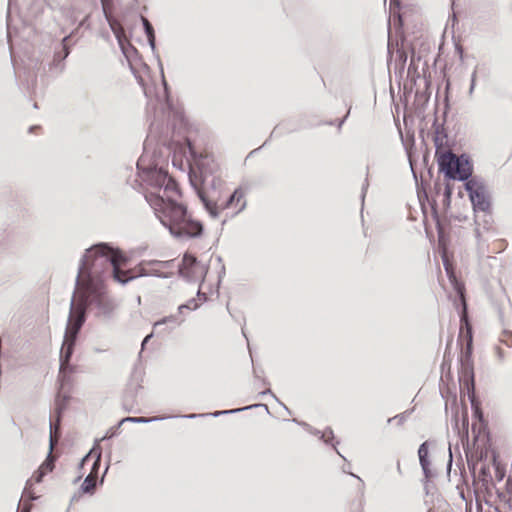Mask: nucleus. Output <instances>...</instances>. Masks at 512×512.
Returning a JSON list of instances; mask_svg holds the SVG:
<instances>
[{
    "label": "nucleus",
    "instance_id": "obj_1",
    "mask_svg": "<svg viewBox=\"0 0 512 512\" xmlns=\"http://www.w3.org/2000/svg\"><path fill=\"white\" fill-rule=\"evenodd\" d=\"M125 263L126 258L120 251L105 244L96 245L86 251L79 269L77 287L61 348V358L65 362H68L78 332L85 322L86 306L94 305L104 315H109L113 310L111 300L103 292L102 273L112 269L113 278L121 284L133 278L125 277L126 272L120 269Z\"/></svg>",
    "mask_w": 512,
    "mask_h": 512
},
{
    "label": "nucleus",
    "instance_id": "obj_2",
    "mask_svg": "<svg viewBox=\"0 0 512 512\" xmlns=\"http://www.w3.org/2000/svg\"><path fill=\"white\" fill-rule=\"evenodd\" d=\"M156 182L157 185L165 184L163 194L151 192L146 196V199L154 209L161 223L168 227L172 234H176L178 228L182 226L183 222L187 219L186 209L170 199V194L176 192L175 183L171 178L159 172L156 173ZM159 192H161V187L159 188Z\"/></svg>",
    "mask_w": 512,
    "mask_h": 512
},
{
    "label": "nucleus",
    "instance_id": "obj_3",
    "mask_svg": "<svg viewBox=\"0 0 512 512\" xmlns=\"http://www.w3.org/2000/svg\"><path fill=\"white\" fill-rule=\"evenodd\" d=\"M439 165L441 171L452 179L466 180L472 173V166L465 156L457 157L451 152H445L440 156Z\"/></svg>",
    "mask_w": 512,
    "mask_h": 512
},
{
    "label": "nucleus",
    "instance_id": "obj_4",
    "mask_svg": "<svg viewBox=\"0 0 512 512\" xmlns=\"http://www.w3.org/2000/svg\"><path fill=\"white\" fill-rule=\"evenodd\" d=\"M179 272L187 279L198 280L204 278L207 272V267L204 264L197 262L196 258L192 255L186 254L183 257Z\"/></svg>",
    "mask_w": 512,
    "mask_h": 512
},
{
    "label": "nucleus",
    "instance_id": "obj_5",
    "mask_svg": "<svg viewBox=\"0 0 512 512\" xmlns=\"http://www.w3.org/2000/svg\"><path fill=\"white\" fill-rule=\"evenodd\" d=\"M466 190L469 193L474 209L486 211L489 208L490 202L483 186L471 180L466 183Z\"/></svg>",
    "mask_w": 512,
    "mask_h": 512
},
{
    "label": "nucleus",
    "instance_id": "obj_6",
    "mask_svg": "<svg viewBox=\"0 0 512 512\" xmlns=\"http://www.w3.org/2000/svg\"><path fill=\"white\" fill-rule=\"evenodd\" d=\"M202 226L197 222H190L187 219L176 231V236H197L201 233Z\"/></svg>",
    "mask_w": 512,
    "mask_h": 512
},
{
    "label": "nucleus",
    "instance_id": "obj_7",
    "mask_svg": "<svg viewBox=\"0 0 512 512\" xmlns=\"http://www.w3.org/2000/svg\"><path fill=\"white\" fill-rule=\"evenodd\" d=\"M56 442H57V439L53 435L52 425H51L50 426V452H49V456H48L47 460L39 468L40 471L44 472V475L46 473H48V472H51L53 470V468H54V464H53L54 460H53V457L51 456V453H52L53 447H54Z\"/></svg>",
    "mask_w": 512,
    "mask_h": 512
},
{
    "label": "nucleus",
    "instance_id": "obj_8",
    "mask_svg": "<svg viewBox=\"0 0 512 512\" xmlns=\"http://www.w3.org/2000/svg\"><path fill=\"white\" fill-rule=\"evenodd\" d=\"M419 460L420 464L422 466V469L426 476H428V467H429V461L427 459L428 456V446L427 443H423L420 445L418 450Z\"/></svg>",
    "mask_w": 512,
    "mask_h": 512
},
{
    "label": "nucleus",
    "instance_id": "obj_9",
    "mask_svg": "<svg viewBox=\"0 0 512 512\" xmlns=\"http://www.w3.org/2000/svg\"><path fill=\"white\" fill-rule=\"evenodd\" d=\"M143 25L145 27V31L147 34L148 42L152 49L155 48V36H154V30L152 28V25L149 23V21L142 17Z\"/></svg>",
    "mask_w": 512,
    "mask_h": 512
},
{
    "label": "nucleus",
    "instance_id": "obj_10",
    "mask_svg": "<svg viewBox=\"0 0 512 512\" xmlns=\"http://www.w3.org/2000/svg\"><path fill=\"white\" fill-rule=\"evenodd\" d=\"M95 486H96V478L91 473L84 480V482L82 484V490L85 493H91V492H93Z\"/></svg>",
    "mask_w": 512,
    "mask_h": 512
},
{
    "label": "nucleus",
    "instance_id": "obj_11",
    "mask_svg": "<svg viewBox=\"0 0 512 512\" xmlns=\"http://www.w3.org/2000/svg\"><path fill=\"white\" fill-rule=\"evenodd\" d=\"M158 418L152 417V418H145V417H127L124 418L121 423L124 422H134V423H148L157 420Z\"/></svg>",
    "mask_w": 512,
    "mask_h": 512
},
{
    "label": "nucleus",
    "instance_id": "obj_12",
    "mask_svg": "<svg viewBox=\"0 0 512 512\" xmlns=\"http://www.w3.org/2000/svg\"><path fill=\"white\" fill-rule=\"evenodd\" d=\"M479 479L483 483H489L491 481V475H490L488 467H485V466L481 467L480 473H479Z\"/></svg>",
    "mask_w": 512,
    "mask_h": 512
},
{
    "label": "nucleus",
    "instance_id": "obj_13",
    "mask_svg": "<svg viewBox=\"0 0 512 512\" xmlns=\"http://www.w3.org/2000/svg\"><path fill=\"white\" fill-rule=\"evenodd\" d=\"M493 465L495 466V476L498 481L503 480L505 476V470L500 466V464L496 461V458H493Z\"/></svg>",
    "mask_w": 512,
    "mask_h": 512
},
{
    "label": "nucleus",
    "instance_id": "obj_14",
    "mask_svg": "<svg viewBox=\"0 0 512 512\" xmlns=\"http://www.w3.org/2000/svg\"><path fill=\"white\" fill-rule=\"evenodd\" d=\"M244 197V193L237 189L234 191V193L231 195L228 204L231 205L233 202H239Z\"/></svg>",
    "mask_w": 512,
    "mask_h": 512
},
{
    "label": "nucleus",
    "instance_id": "obj_15",
    "mask_svg": "<svg viewBox=\"0 0 512 512\" xmlns=\"http://www.w3.org/2000/svg\"><path fill=\"white\" fill-rule=\"evenodd\" d=\"M443 262H444L445 270H446L447 274L449 275V278L451 280H454V275L451 271V267H450V264L448 262L445 252H443Z\"/></svg>",
    "mask_w": 512,
    "mask_h": 512
},
{
    "label": "nucleus",
    "instance_id": "obj_16",
    "mask_svg": "<svg viewBox=\"0 0 512 512\" xmlns=\"http://www.w3.org/2000/svg\"><path fill=\"white\" fill-rule=\"evenodd\" d=\"M34 477H35V482L39 483L42 481V478L44 477V472L38 470Z\"/></svg>",
    "mask_w": 512,
    "mask_h": 512
},
{
    "label": "nucleus",
    "instance_id": "obj_17",
    "mask_svg": "<svg viewBox=\"0 0 512 512\" xmlns=\"http://www.w3.org/2000/svg\"><path fill=\"white\" fill-rule=\"evenodd\" d=\"M173 320V317H167V318H164L163 320L161 321H158L154 324L155 327L161 325V324H164V323H167L169 321H172Z\"/></svg>",
    "mask_w": 512,
    "mask_h": 512
},
{
    "label": "nucleus",
    "instance_id": "obj_18",
    "mask_svg": "<svg viewBox=\"0 0 512 512\" xmlns=\"http://www.w3.org/2000/svg\"><path fill=\"white\" fill-rule=\"evenodd\" d=\"M206 207L207 209L209 210L210 214L213 216V217H216L217 216V212L214 208H212L209 204H206Z\"/></svg>",
    "mask_w": 512,
    "mask_h": 512
},
{
    "label": "nucleus",
    "instance_id": "obj_19",
    "mask_svg": "<svg viewBox=\"0 0 512 512\" xmlns=\"http://www.w3.org/2000/svg\"><path fill=\"white\" fill-rule=\"evenodd\" d=\"M239 411V409H236V410H230V411H221V412H215L213 415L214 416H218L220 414H224V413H233V412H237Z\"/></svg>",
    "mask_w": 512,
    "mask_h": 512
},
{
    "label": "nucleus",
    "instance_id": "obj_20",
    "mask_svg": "<svg viewBox=\"0 0 512 512\" xmlns=\"http://www.w3.org/2000/svg\"><path fill=\"white\" fill-rule=\"evenodd\" d=\"M475 77H476V74L474 73L473 76H472V84H471V87H470V93H472V91L474 89V86H475Z\"/></svg>",
    "mask_w": 512,
    "mask_h": 512
},
{
    "label": "nucleus",
    "instance_id": "obj_21",
    "mask_svg": "<svg viewBox=\"0 0 512 512\" xmlns=\"http://www.w3.org/2000/svg\"><path fill=\"white\" fill-rule=\"evenodd\" d=\"M151 336L152 335H148L145 337V339L143 340L142 346H144L148 342V340L151 338Z\"/></svg>",
    "mask_w": 512,
    "mask_h": 512
},
{
    "label": "nucleus",
    "instance_id": "obj_22",
    "mask_svg": "<svg viewBox=\"0 0 512 512\" xmlns=\"http://www.w3.org/2000/svg\"><path fill=\"white\" fill-rule=\"evenodd\" d=\"M197 416H198L197 414H190V415H187L186 417H188V418H195ZM200 416H203V414H201Z\"/></svg>",
    "mask_w": 512,
    "mask_h": 512
},
{
    "label": "nucleus",
    "instance_id": "obj_23",
    "mask_svg": "<svg viewBox=\"0 0 512 512\" xmlns=\"http://www.w3.org/2000/svg\"><path fill=\"white\" fill-rule=\"evenodd\" d=\"M111 28H112L113 30H115V28H114V25H113V24H111ZM114 32H115L116 36L119 38L118 33H117L116 31H114Z\"/></svg>",
    "mask_w": 512,
    "mask_h": 512
},
{
    "label": "nucleus",
    "instance_id": "obj_24",
    "mask_svg": "<svg viewBox=\"0 0 512 512\" xmlns=\"http://www.w3.org/2000/svg\"><path fill=\"white\" fill-rule=\"evenodd\" d=\"M99 458L94 462V468L98 466Z\"/></svg>",
    "mask_w": 512,
    "mask_h": 512
},
{
    "label": "nucleus",
    "instance_id": "obj_25",
    "mask_svg": "<svg viewBox=\"0 0 512 512\" xmlns=\"http://www.w3.org/2000/svg\"><path fill=\"white\" fill-rule=\"evenodd\" d=\"M102 2H104V0H102ZM103 6L105 7V3H103Z\"/></svg>",
    "mask_w": 512,
    "mask_h": 512
}]
</instances>
